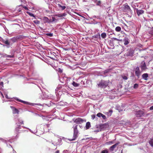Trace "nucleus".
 <instances>
[{
  "mask_svg": "<svg viewBox=\"0 0 153 153\" xmlns=\"http://www.w3.org/2000/svg\"><path fill=\"white\" fill-rule=\"evenodd\" d=\"M42 20L43 22L45 23L48 22L49 21L48 19L46 17H44L43 18Z\"/></svg>",
  "mask_w": 153,
  "mask_h": 153,
  "instance_id": "nucleus-14",
  "label": "nucleus"
},
{
  "mask_svg": "<svg viewBox=\"0 0 153 153\" xmlns=\"http://www.w3.org/2000/svg\"><path fill=\"white\" fill-rule=\"evenodd\" d=\"M102 115V114L101 113H99L97 114V115L98 117H101Z\"/></svg>",
  "mask_w": 153,
  "mask_h": 153,
  "instance_id": "nucleus-35",
  "label": "nucleus"
},
{
  "mask_svg": "<svg viewBox=\"0 0 153 153\" xmlns=\"http://www.w3.org/2000/svg\"><path fill=\"white\" fill-rule=\"evenodd\" d=\"M136 114L137 117H140L143 115L144 112L142 111H137Z\"/></svg>",
  "mask_w": 153,
  "mask_h": 153,
  "instance_id": "nucleus-10",
  "label": "nucleus"
},
{
  "mask_svg": "<svg viewBox=\"0 0 153 153\" xmlns=\"http://www.w3.org/2000/svg\"><path fill=\"white\" fill-rule=\"evenodd\" d=\"M140 67L142 71H145L146 69H147L144 61H143L141 62Z\"/></svg>",
  "mask_w": 153,
  "mask_h": 153,
  "instance_id": "nucleus-6",
  "label": "nucleus"
},
{
  "mask_svg": "<svg viewBox=\"0 0 153 153\" xmlns=\"http://www.w3.org/2000/svg\"><path fill=\"white\" fill-rule=\"evenodd\" d=\"M109 70H105V71H104V73H107L109 71Z\"/></svg>",
  "mask_w": 153,
  "mask_h": 153,
  "instance_id": "nucleus-46",
  "label": "nucleus"
},
{
  "mask_svg": "<svg viewBox=\"0 0 153 153\" xmlns=\"http://www.w3.org/2000/svg\"><path fill=\"white\" fill-rule=\"evenodd\" d=\"M135 75L139 78L141 72L138 67H137L135 69Z\"/></svg>",
  "mask_w": 153,
  "mask_h": 153,
  "instance_id": "nucleus-8",
  "label": "nucleus"
},
{
  "mask_svg": "<svg viewBox=\"0 0 153 153\" xmlns=\"http://www.w3.org/2000/svg\"><path fill=\"white\" fill-rule=\"evenodd\" d=\"M109 82V80L107 81L102 80L99 84H97L98 87L101 88H105L108 85Z\"/></svg>",
  "mask_w": 153,
  "mask_h": 153,
  "instance_id": "nucleus-2",
  "label": "nucleus"
},
{
  "mask_svg": "<svg viewBox=\"0 0 153 153\" xmlns=\"http://www.w3.org/2000/svg\"><path fill=\"white\" fill-rule=\"evenodd\" d=\"M23 8H24L26 10H28V8L26 6H23Z\"/></svg>",
  "mask_w": 153,
  "mask_h": 153,
  "instance_id": "nucleus-44",
  "label": "nucleus"
},
{
  "mask_svg": "<svg viewBox=\"0 0 153 153\" xmlns=\"http://www.w3.org/2000/svg\"><path fill=\"white\" fill-rule=\"evenodd\" d=\"M66 14L65 13L62 14H58L55 15V16H57L59 17H61L64 16H65Z\"/></svg>",
  "mask_w": 153,
  "mask_h": 153,
  "instance_id": "nucleus-16",
  "label": "nucleus"
},
{
  "mask_svg": "<svg viewBox=\"0 0 153 153\" xmlns=\"http://www.w3.org/2000/svg\"><path fill=\"white\" fill-rule=\"evenodd\" d=\"M72 85L75 87H77L79 85V84L74 82H73L72 83Z\"/></svg>",
  "mask_w": 153,
  "mask_h": 153,
  "instance_id": "nucleus-25",
  "label": "nucleus"
},
{
  "mask_svg": "<svg viewBox=\"0 0 153 153\" xmlns=\"http://www.w3.org/2000/svg\"><path fill=\"white\" fill-rule=\"evenodd\" d=\"M95 117V116L94 115H91L92 119L94 120Z\"/></svg>",
  "mask_w": 153,
  "mask_h": 153,
  "instance_id": "nucleus-42",
  "label": "nucleus"
},
{
  "mask_svg": "<svg viewBox=\"0 0 153 153\" xmlns=\"http://www.w3.org/2000/svg\"><path fill=\"white\" fill-rule=\"evenodd\" d=\"M101 36L102 38L105 39L106 38V33L105 32L102 33L101 34Z\"/></svg>",
  "mask_w": 153,
  "mask_h": 153,
  "instance_id": "nucleus-20",
  "label": "nucleus"
},
{
  "mask_svg": "<svg viewBox=\"0 0 153 153\" xmlns=\"http://www.w3.org/2000/svg\"><path fill=\"white\" fill-rule=\"evenodd\" d=\"M21 102L23 103H24V104H27V103H28V102H27L22 100L21 101Z\"/></svg>",
  "mask_w": 153,
  "mask_h": 153,
  "instance_id": "nucleus-43",
  "label": "nucleus"
},
{
  "mask_svg": "<svg viewBox=\"0 0 153 153\" xmlns=\"http://www.w3.org/2000/svg\"><path fill=\"white\" fill-rule=\"evenodd\" d=\"M101 3V2L100 1H98L96 3L97 5H100Z\"/></svg>",
  "mask_w": 153,
  "mask_h": 153,
  "instance_id": "nucleus-38",
  "label": "nucleus"
},
{
  "mask_svg": "<svg viewBox=\"0 0 153 153\" xmlns=\"http://www.w3.org/2000/svg\"><path fill=\"white\" fill-rule=\"evenodd\" d=\"M58 71L60 73H62V69H61V68H59L58 69Z\"/></svg>",
  "mask_w": 153,
  "mask_h": 153,
  "instance_id": "nucleus-41",
  "label": "nucleus"
},
{
  "mask_svg": "<svg viewBox=\"0 0 153 153\" xmlns=\"http://www.w3.org/2000/svg\"><path fill=\"white\" fill-rule=\"evenodd\" d=\"M21 128V126L20 125H17V126L15 128V131L16 133H18L19 129Z\"/></svg>",
  "mask_w": 153,
  "mask_h": 153,
  "instance_id": "nucleus-17",
  "label": "nucleus"
},
{
  "mask_svg": "<svg viewBox=\"0 0 153 153\" xmlns=\"http://www.w3.org/2000/svg\"><path fill=\"white\" fill-rule=\"evenodd\" d=\"M33 22L36 24H39L40 23V21L38 20H35L33 21Z\"/></svg>",
  "mask_w": 153,
  "mask_h": 153,
  "instance_id": "nucleus-29",
  "label": "nucleus"
},
{
  "mask_svg": "<svg viewBox=\"0 0 153 153\" xmlns=\"http://www.w3.org/2000/svg\"><path fill=\"white\" fill-rule=\"evenodd\" d=\"M124 44L125 45H126L128 44L129 43V42L127 39H125V40H124Z\"/></svg>",
  "mask_w": 153,
  "mask_h": 153,
  "instance_id": "nucleus-26",
  "label": "nucleus"
},
{
  "mask_svg": "<svg viewBox=\"0 0 153 153\" xmlns=\"http://www.w3.org/2000/svg\"><path fill=\"white\" fill-rule=\"evenodd\" d=\"M3 42L7 45H10V43L9 42L8 40H3Z\"/></svg>",
  "mask_w": 153,
  "mask_h": 153,
  "instance_id": "nucleus-18",
  "label": "nucleus"
},
{
  "mask_svg": "<svg viewBox=\"0 0 153 153\" xmlns=\"http://www.w3.org/2000/svg\"><path fill=\"white\" fill-rule=\"evenodd\" d=\"M136 12L137 15L139 16L140 15L142 14L143 13L144 11L142 10H138L137 9L136 10Z\"/></svg>",
  "mask_w": 153,
  "mask_h": 153,
  "instance_id": "nucleus-12",
  "label": "nucleus"
},
{
  "mask_svg": "<svg viewBox=\"0 0 153 153\" xmlns=\"http://www.w3.org/2000/svg\"><path fill=\"white\" fill-rule=\"evenodd\" d=\"M108 151L107 149H106L102 151L101 152V153H108Z\"/></svg>",
  "mask_w": 153,
  "mask_h": 153,
  "instance_id": "nucleus-24",
  "label": "nucleus"
},
{
  "mask_svg": "<svg viewBox=\"0 0 153 153\" xmlns=\"http://www.w3.org/2000/svg\"><path fill=\"white\" fill-rule=\"evenodd\" d=\"M77 125H76L75 126L73 127L74 129V134L73 138L72 139H69V140L70 141H72L75 140L76 138L78 137L79 132L77 129Z\"/></svg>",
  "mask_w": 153,
  "mask_h": 153,
  "instance_id": "nucleus-1",
  "label": "nucleus"
},
{
  "mask_svg": "<svg viewBox=\"0 0 153 153\" xmlns=\"http://www.w3.org/2000/svg\"><path fill=\"white\" fill-rule=\"evenodd\" d=\"M59 7L62 8V10H64L66 8V7L65 6H62L60 4H58Z\"/></svg>",
  "mask_w": 153,
  "mask_h": 153,
  "instance_id": "nucleus-23",
  "label": "nucleus"
},
{
  "mask_svg": "<svg viewBox=\"0 0 153 153\" xmlns=\"http://www.w3.org/2000/svg\"><path fill=\"white\" fill-rule=\"evenodd\" d=\"M149 143L152 147H153V140H152V139H150L149 140Z\"/></svg>",
  "mask_w": 153,
  "mask_h": 153,
  "instance_id": "nucleus-19",
  "label": "nucleus"
},
{
  "mask_svg": "<svg viewBox=\"0 0 153 153\" xmlns=\"http://www.w3.org/2000/svg\"><path fill=\"white\" fill-rule=\"evenodd\" d=\"M124 9L128 11H130L131 10L130 7L126 3L124 5Z\"/></svg>",
  "mask_w": 153,
  "mask_h": 153,
  "instance_id": "nucleus-13",
  "label": "nucleus"
},
{
  "mask_svg": "<svg viewBox=\"0 0 153 153\" xmlns=\"http://www.w3.org/2000/svg\"><path fill=\"white\" fill-rule=\"evenodd\" d=\"M134 51L132 49H130L125 54V55L126 56H134Z\"/></svg>",
  "mask_w": 153,
  "mask_h": 153,
  "instance_id": "nucleus-3",
  "label": "nucleus"
},
{
  "mask_svg": "<svg viewBox=\"0 0 153 153\" xmlns=\"http://www.w3.org/2000/svg\"><path fill=\"white\" fill-rule=\"evenodd\" d=\"M148 77V74L147 73H145L143 74L142 75V78L145 80H147V78Z\"/></svg>",
  "mask_w": 153,
  "mask_h": 153,
  "instance_id": "nucleus-11",
  "label": "nucleus"
},
{
  "mask_svg": "<svg viewBox=\"0 0 153 153\" xmlns=\"http://www.w3.org/2000/svg\"><path fill=\"white\" fill-rule=\"evenodd\" d=\"M5 56L7 57L8 58H13L14 57V55L13 54L12 55H8L7 54H5Z\"/></svg>",
  "mask_w": 153,
  "mask_h": 153,
  "instance_id": "nucleus-22",
  "label": "nucleus"
},
{
  "mask_svg": "<svg viewBox=\"0 0 153 153\" xmlns=\"http://www.w3.org/2000/svg\"><path fill=\"white\" fill-rule=\"evenodd\" d=\"M100 131L106 130L109 127V125L107 123L100 124Z\"/></svg>",
  "mask_w": 153,
  "mask_h": 153,
  "instance_id": "nucleus-4",
  "label": "nucleus"
},
{
  "mask_svg": "<svg viewBox=\"0 0 153 153\" xmlns=\"http://www.w3.org/2000/svg\"><path fill=\"white\" fill-rule=\"evenodd\" d=\"M80 127L81 128H82V127H81V126H80Z\"/></svg>",
  "mask_w": 153,
  "mask_h": 153,
  "instance_id": "nucleus-53",
  "label": "nucleus"
},
{
  "mask_svg": "<svg viewBox=\"0 0 153 153\" xmlns=\"http://www.w3.org/2000/svg\"><path fill=\"white\" fill-rule=\"evenodd\" d=\"M52 20L53 21H55V20L56 19L54 17H52Z\"/></svg>",
  "mask_w": 153,
  "mask_h": 153,
  "instance_id": "nucleus-49",
  "label": "nucleus"
},
{
  "mask_svg": "<svg viewBox=\"0 0 153 153\" xmlns=\"http://www.w3.org/2000/svg\"><path fill=\"white\" fill-rule=\"evenodd\" d=\"M114 143V142L113 141H110L107 142L106 143L108 145H111Z\"/></svg>",
  "mask_w": 153,
  "mask_h": 153,
  "instance_id": "nucleus-33",
  "label": "nucleus"
},
{
  "mask_svg": "<svg viewBox=\"0 0 153 153\" xmlns=\"http://www.w3.org/2000/svg\"><path fill=\"white\" fill-rule=\"evenodd\" d=\"M27 13L28 15H29L30 16H32V17H35L34 15V14H33V13H31L27 12Z\"/></svg>",
  "mask_w": 153,
  "mask_h": 153,
  "instance_id": "nucleus-30",
  "label": "nucleus"
},
{
  "mask_svg": "<svg viewBox=\"0 0 153 153\" xmlns=\"http://www.w3.org/2000/svg\"><path fill=\"white\" fill-rule=\"evenodd\" d=\"M113 39H114V40H115L118 41V39H117L116 38H113Z\"/></svg>",
  "mask_w": 153,
  "mask_h": 153,
  "instance_id": "nucleus-48",
  "label": "nucleus"
},
{
  "mask_svg": "<svg viewBox=\"0 0 153 153\" xmlns=\"http://www.w3.org/2000/svg\"><path fill=\"white\" fill-rule=\"evenodd\" d=\"M150 110H153V106L151 107L150 108Z\"/></svg>",
  "mask_w": 153,
  "mask_h": 153,
  "instance_id": "nucleus-47",
  "label": "nucleus"
},
{
  "mask_svg": "<svg viewBox=\"0 0 153 153\" xmlns=\"http://www.w3.org/2000/svg\"><path fill=\"white\" fill-rule=\"evenodd\" d=\"M121 30V28L119 26L115 28V30L117 32H120Z\"/></svg>",
  "mask_w": 153,
  "mask_h": 153,
  "instance_id": "nucleus-21",
  "label": "nucleus"
},
{
  "mask_svg": "<svg viewBox=\"0 0 153 153\" xmlns=\"http://www.w3.org/2000/svg\"><path fill=\"white\" fill-rule=\"evenodd\" d=\"M119 143H120L119 142L117 143H115V144H114V145L112 146H111L110 147L109 150L111 151H113L114 150V149L116 147V146H117Z\"/></svg>",
  "mask_w": 153,
  "mask_h": 153,
  "instance_id": "nucleus-9",
  "label": "nucleus"
},
{
  "mask_svg": "<svg viewBox=\"0 0 153 153\" xmlns=\"http://www.w3.org/2000/svg\"><path fill=\"white\" fill-rule=\"evenodd\" d=\"M93 37L96 38H100V35L99 33H98L95 36H93Z\"/></svg>",
  "mask_w": 153,
  "mask_h": 153,
  "instance_id": "nucleus-31",
  "label": "nucleus"
},
{
  "mask_svg": "<svg viewBox=\"0 0 153 153\" xmlns=\"http://www.w3.org/2000/svg\"><path fill=\"white\" fill-rule=\"evenodd\" d=\"M0 85L1 86L3 87H4V83L2 81H0Z\"/></svg>",
  "mask_w": 153,
  "mask_h": 153,
  "instance_id": "nucleus-39",
  "label": "nucleus"
},
{
  "mask_svg": "<svg viewBox=\"0 0 153 153\" xmlns=\"http://www.w3.org/2000/svg\"><path fill=\"white\" fill-rule=\"evenodd\" d=\"M84 121L85 122V121H84V120L80 117L76 118L74 121V122L75 123L78 124H79L83 123Z\"/></svg>",
  "mask_w": 153,
  "mask_h": 153,
  "instance_id": "nucleus-7",
  "label": "nucleus"
},
{
  "mask_svg": "<svg viewBox=\"0 0 153 153\" xmlns=\"http://www.w3.org/2000/svg\"><path fill=\"white\" fill-rule=\"evenodd\" d=\"M109 112L112 113V111L111 110H109Z\"/></svg>",
  "mask_w": 153,
  "mask_h": 153,
  "instance_id": "nucleus-52",
  "label": "nucleus"
},
{
  "mask_svg": "<svg viewBox=\"0 0 153 153\" xmlns=\"http://www.w3.org/2000/svg\"><path fill=\"white\" fill-rule=\"evenodd\" d=\"M138 87V84L137 83L135 84L134 85L133 87L134 88H137Z\"/></svg>",
  "mask_w": 153,
  "mask_h": 153,
  "instance_id": "nucleus-32",
  "label": "nucleus"
},
{
  "mask_svg": "<svg viewBox=\"0 0 153 153\" xmlns=\"http://www.w3.org/2000/svg\"><path fill=\"white\" fill-rule=\"evenodd\" d=\"M47 35L50 37H52L53 36V34L52 33H49L46 34Z\"/></svg>",
  "mask_w": 153,
  "mask_h": 153,
  "instance_id": "nucleus-34",
  "label": "nucleus"
},
{
  "mask_svg": "<svg viewBox=\"0 0 153 153\" xmlns=\"http://www.w3.org/2000/svg\"><path fill=\"white\" fill-rule=\"evenodd\" d=\"M101 117H102L103 119L104 120L106 118L105 116L103 114H102V115L101 116Z\"/></svg>",
  "mask_w": 153,
  "mask_h": 153,
  "instance_id": "nucleus-37",
  "label": "nucleus"
},
{
  "mask_svg": "<svg viewBox=\"0 0 153 153\" xmlns=\"http://www.w3.org/2000/svg\"><path fill=\"white\" fill-rule=\"evenodd\" d=\"M123 24H124V25L125 26H126V27H127V26L126 25L125 23H123Z\"/></svg>",
  "mask_w": 153,
  "mask_h": 153,
  "instance_id": "nucleus-51",
  "label": "nucleus"
},
{
  "mask_svg": "<svg viewBox=\"0 0 153 153\" xmlns=\"http://www.w3.org/2000/svg\"><path fill=\"white\" fill-rule=\"evenodd\" d=\"M149 33L152 35H153V27L151 29Z\"/></svg>",
  "mask_w": 153,
  "mask_h": 153,
  "instance_id": "nucleus-36",
  "label": "nucleus"
},
{
  "mask_svg": "<svg viewBox=\"0 0 153 153\" xmlns=\"http://www.w3.org/2000/svg\"><path fill=\"white\" fill-rule=\"evenodd\" d=\"M59 150L56 151L54 153H59Z\"/></svg>",
  "mask_w": 153,
  "mask_h": 153,
  "instance_id": "nucleus-50",
  "label": "nucleus"
},
{
  "mask_svg": "<svg viewBox=\"0 0 153 153\" xmlns=\"http://www.w3.org/2000/svg\"><path fill=\"white\" fill-rule=\"evenodd\" d=\"M122 78L124 80H127L128 79L127 77L126 76H122Z\"/></svg>",
  "mask_w": 153,
  "mask_h": 153,
  "instance_id": "nucleus-40",
  "label": "nucleus"
},
{
  "mask_svg": "<svg viewBox=\"0 0 153 153\" xmlns=\"http://www.w3.org/2000/svg\"><path fill=\"white\" fill-rule=\"evenodd\" d=\"M14 114H19V111L16 108H15L14 110Z\"/></svg>",
  "mask_w": 153,
  "mask_h": 153,
  "instance_id": "nucleus-27",
  "label": "nucleus"
},
{
  "mask_svg": "<svg viewBox=\"0 0 153 153\" xmlns=\"http://www.w3.org/2000/svg\"><path fill=\"white\" fill-rule=\"evenodd\" d=\"M22 38L21 36H17L11 38L10 40L13 42L14 43L18 41L19 39Z\"/></svg>",
  "mask_w": 153,
  "mask_h": 153,
  "instance_id": "nucleus-5",
  "label": "nucleus"
},
{
  "mask_svg": "<svg viewBox=\"0 0 153 153\" xmlns=\"http://www.w3.org/2000/svg\"><path fill=\"white\" fill-rule=\"evenodd\" d=\"M85 127L86 129H89L91 127L90 123L89 122H87L86 123Z\"/></svg>",
  "mask_w": 153,
  "mask_h": 153,
  "instance_id": "nucleus-15",
  "label": "nucleus"
},
{
  "mask_svg": "<svg viewBox=\"0 0 153 153\" xmlns=\"http://www.w3.org/2000/svg\"><path fill=\"white\" fill-rule=\"evenodd\" d=\"M18 124L19 125H20V124H23L24 123L23 121H22V120H19L18 121Z\"/></svg>",
  "mask_w": 153,
  "mask_h": 153,
  "instance_id": "nucleus-28",
  "label": "nucleus"
},
{
  "mask_svg": "<svg viewBox=\"0 0 153 153\" xmlns=\"http://www.w3.org/2000/svg\"><path fill=\"white\" fill-rule=\"evenodd\" d=\"M16 100L17 101H18V102H21V101H22V100H19V99H16Z\"/></svg>",
  "mask_w": 153,
  "mask_h": 153,
  "instance_id": "nucleus-45",
  "label": "nucleus"
}]
</instances>
